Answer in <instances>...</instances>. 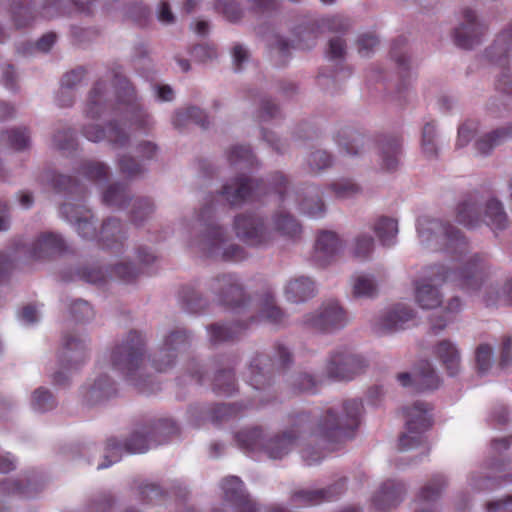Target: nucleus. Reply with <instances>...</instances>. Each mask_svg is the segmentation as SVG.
<instances>
[{
    "label": "nucleus",
    "instance_id": "17",
    "mask_svg": "<svg viewBox=\"0 0 512 512\" xmlns=\"http://www.w3.org/2000/svg\"><path fill=\"white\" fill-rule=\"evenodd\" d=\"M486 267L487 276L484 277V281L481 287L484 286L483 301L487 306H494L498 304H505L512 306V279L505 281L503 284L494 283L490 281V269L486 264L485 260L476 255Z\"/></svg>",
    "mask_w": 512,
    "mask_h": 512
},
{
    "label": "nucleus",
    "instance_id": "61",
    "mask_svg": "<svg viewBox=\"0 0 512 512\" xmlns=\"http://www.w3.org/2000/svg\"><path fill=\"white\" fill-rule=\"evenodd\" d=\"M154 211L153 203L146 198L137 199L133 204L132 219L135 223L142 222Z\"/></svg>",
    "mask_w": 512,
    "mask_h": 512
},
{
    "label": "nucleus",
    "instance_id": "59",
    "mask_svg": "<svg viewBox=\"0 0 512 512\" xmlns=\"http://www.w3.org/2000/svg\"><path fill=\"white\" fill-rule=\"evenodd\" d=\"M215 9L229 21H237L242 16V11L234 0H218Z\"/></svg>",
    "mask_w": 512,
    "mask_h": 512
},
{
    "label": "nucleus",
    "instance_id": "22",
    "mask_svg": "<svg viewBox=\"0 0 512 512\" xmlns=\"http://www.w3.org/2000/svg\"><path fill=\"white\" fill-rule=\"evenodd\" d=\"M512 48V23L503 29L485 50V58L501 68L507 67Z\"/></svg>",
    "mask_w": 512,
    "mask_h": 512
},
{
    "label": "nucleus",
    "instance_id": "49",
    "mask_svg": "<svg viewBox=\"0 0 512 512\" xmlns=\"http://www.w3.org/2000/svg\"><path fill=\"white\" fill-rule=\"evenodd\" d=\"M332 163V156L327 151L321 149L312 151L306 159L308 170L313 174H318L331 167Z\"/></svg>",
    "mask_w": 512,
    "mask_h": 512
},
{
    "label": "nucleus",
    "instance_id": "54",
    "mask_svg": "<svg viewBox=\"0 0 512 512\" xmlns=\"http://www.w3.org/2000/svg\"><path fill=\"white\" fill-rule=\"evenodd\" d=\"M274 226L277 231L286 236H296L300 233L301 227L298 222L289 214L279 213L275 215Z\"/></svg>",
    "mask_w": 512,
    "mask_h": 512
},
{
    "label": "nucleus",
    "instance_id": "29",
    "mask_svg": "<svg viewBox=\"0 0 512 512\" xmlns=\"http://www.w3.org/2000/svg\"><path fill=\"white\" fill-rule=\"evenodd\" d=\"M334 139L339 149L347 155H358L364 149V136L349 126L340 127Z\"/></svg>",
    "mask_w": 512,
    "mask_h": 512
},
{
    "label": "nucleus",
    "instance_id": "25",
    "mask_svg": "<svg viewBox=\"0 0 512 512\" xmlns=\"http://www.w3.org/2000/svg\"><path fill=\"white\" fill-rule=\"evenodd\" d=\"M342 243L336 233L323 231L319 234L315 249L314 260L320 265H326L340 251Z\"/></svg>",
    "mask_w": 512,
    "mask_h": 512
},
{
    "label": "nucleus",
    "instance_id": "44",
    "mask_svg": "<svg viewBox=\"0 0 512 512\" xmlns=\"http://www.w3.org/2000/svg\"><path fill=\"white\" fill-rule=\"evenodd\" d=\"M374 238L368 233L358 234L351 245L350 251L354 258L366 260L374 249Z\"/></svg>",
    "mask_w": 512,
    "mask_h": 512
},
{
    "label": "nucleus",
    "instance_id": "23",
    "mask_svg": "<svg viewBox=\"0 0 512 512\" xmlns=\"http://www.w3.org/2000/svg\"><path fill=\"white\" fill-rule=\"evenodd\" d=\"M62 361L70 366H77L87 358V345L85 338L76 333H67L62 340Z\"/></svg>",
    "mask_w": 512,
    "mask_h": 512
},
{
    "label": "nucleus",
    "instance_id": "26",
    "mask_svg": "<svg viewBox=\"0 0 512 512\" xmlns=\"http://www.w3.org/2000/svg\"><path fill=\"white\" fill-rule=\"evenodd\" d=\"M61 213L75 225L76 230L83 238L93 239L97 236L92 222L93 216L89 211H78L72 204L66 203L62 205Z\"/></svg>",
    "mask_w": 512,
    "mask_h": 512
},
{
    "label": "nucleus",
    "instance_id": "35",
    "mask_svg": "<svg viewBox=\"0 0 512 512\" xmlns=\"http://www.w3.org/2000/svg\"><path fill=\"white\" fill-rule=\"evenodd\" d=\"M322 34L319 22L310 21L296 28L294 45L299 49H311Z\"/></svg>",
    "mask_w": 512,
    "mask_h": 512
},
{
    "label": "nucleus",
    "instance_id": "41",
    "mask_svg": "<svg viewBox=\"0 0 512 512\" xmlns=\"http://www.w3.org/2000/svg\"><path fill=\"white\" fill-rule=\"evenodd\" d=\"M235 438L238 446L245 450L254 451L264 448L265 445L262 443V430L258 427L243 429L235 435Z\"/></svg>",
    "mask_w": 512,
    "mask_h": 512
},
{
    "label": "nucleus",
    "instance_id": "34",
    "mask_svg": "<svg viewBox=\"0 0 512 512\" xmlns=\"http://www.w3.org/2000/svg\"><path fill=\"white\" fill-rule=\"evenodd\" d=\"M270 359L265 355L256 356L249 366V381L255 389H261L269 382Z\"/></svg>",
    "mask_w": 512,
    "mask_h": 512
},
{
    "label": "nucleus",
    "instance_id": "57",
    "mask_svg": "<svg viewBox=\"0 0 512 512\" xmlns=\"http://www.w3.org/2000/svg\"><path fill=\"white\" fill-rule=\"evenodd\" d=\"M32 406L37 411L45 412L55 407V401L48 390L39 388L32 395Z\"/></svg>",
    "mask_w": 512,
    "mask_h": 512
},
{
    "label": "nucleus",
    "instance_id": "53",
    "mask_svg": "<svg viewBox=\"0 0 512 512\" xmlns=\"http://www.w3.org/2000/svg\"><path fill=\"white\" fill-rule=\"evenodd\" d=\"M435 138L436 126L432 122L426 123L422 130V151L429 159H435L438 156Z\"/></svg>",
    "mask_w": 512,
    "mask_h": 512
},
{
    "label": "nucleus",
    "instance_id": "10",
    "mask_svg": "<svg viewBox=\"0 0 512 512\" xmlns=\"http://www.w3.org/2000/svg\"><path fill=\"white\" fill-rule=\"evenodd\" d=\"M367 367L365 359L351 352H336L331 355L326 372L330 378L336 380H350L363 373Z\"/></svg>",
    "mask_w": 512,
    "mask_h": 512
},
{
    "label": "nucleus",
    "instance_id": "52",
    "mask_svg": "<svg viewBox=\"0 0 512 512\" xmlns=\"http://www.w3.org/2000/svg\"><path fill=\"white\" fill-rule=\"evenodd\" d=\"M476 370L479 375H486L493 364V347L480 344L475 351Z\"/></svg>",
    "mask_w": 512,
    "mask_h": 512
},
{
    "label": "nucleus",
    "instance_id": "2",
    "mask_svg": "<svg viewBox=\"0 0 512 512\" xmlns=\"http://www.w3.org/2000/svg\"><path fill=\"white\" fill-rule=\"evenodd\" d=\"M213 207L204 206L198 215V221L203 227V235L199 242L200 249L209 257L222 261H241L246 253L237 244L228 243L227 233L213 218Z\"/></svg>",
    "mask_w": 512,
    "mask_h": 512
},
{
    "label": "nucleus",
    "instance_id": "20",
    "mask_svg": "<svg viewBox=\"0 0 512 512\" xmlns=\"http://www.w3.org/2000/svg\"><path fill=\"white\" fill-rule=\"evenodd\" d=\"M66 249V243L60 235L45 232L40 234L32 244L31 254L35 259L44 260L60 255Z\"/></svg>",
    "mask_w": 512,
    "mask_h": 512
},
{
    "label": "nucleus",
    "instance_id": "38",
    "mask_svg": "<svg viewBox=\"0 0 512 512\" xmlns=\"http://www.w3.org/2000/svg\"><path fill=\"white\" fill-rule=\"evenodd\" d=\"M116 393L114 383L106 375L100 376L86 393V400L89 404H98Z\"/></svg>",
    "mask_w": 512,
    "mask_h": 512
},
{
    "label": "nucleus",
    "instance_id": "19",
    "mask_svg": "<svg viewBox=\"0 0 512 512\" xmlns=\"http://www.w3.org/2000/svg\"><path fill=\"white\" fill-rule=\"evenodd\" d=\"M414 317L415 312L412 308L404 304H397L377 321L375 330L378 333L395 332L403 329L405 324L413 320Z\"/></svg>",
    "mask_w": 512,
    "mask_h": 512
},
{
    "label": "nucleus",
    "instance_id": "8",
    "mask_svg": "<svg viewBox=\"0 0 512 512\" xmlns=\"http://www.w3.org/2000/svg\"><path fill=\"white\" fill-rule=\"evenodd\" d=\"M429 410V406L423 402H416L405 408L406 430L399 437L400 451H408L422 443L423 433L432 424L431 417L428 415Z\"/></svg>",
    "mask_w": 512,
    "mask_h": 512
},
{
    "label": "nucleus",
    "instance_id": "63",
    "mask_svg": "<svg viewBox=\"0 0 512 512\" xmlns=\"http://www.w3.org/2000/svg\"><path fill=\"white\" fill-rule=\"evenodd\" d=\"M495 89L512 98V74L508 67L501 68L495 80Z\"/></svg>",
    "mask_w": 512,
    "mask_h": 512
},
{
    "label": "nucleus",
    "instance_id": "11",
    "mask_svg": "<svg viewBox=\"0 0 512 512\" xmlns=\"http://www.w3.org/2000/svg\"><path fill=\"white\" fill-rule=\"evenodd\" d=\"M233 227L237 237L250 245H263L271 240V232L256 214H238Z\"/></svg>",
    "mask_w": 512,
    "mask_h": 512
},
{
    "label": "nucleus",
    "instance_id": "30",
    "mask_svg": "<svg viewBox=\"0 0 512 512\" xmlns=\"http://www.w3.org/2000/svg\"><path fill=\"white\" fill-rule=\"evenodd\" d=\"M457 221L468 228H474L482 223V207L475 197L461 201L456 208Z\"/></svg>",
    "mask_w": 512,
    "mask_h": 512
},
{
    "label": "nucleus",
    "instance_id": "6",
    "mask_svg": "<svg viewBox=\"0 0 512 512\" xmlns=\"http://www.w3.org/2000/svg\"><path fill=\"white\" fill-rule=\"evenodd\" d=\"M349 322L346 310L335 300L323 302L315 311L307 313L302 325L310 330L331 333L344 328Z\"/></svg>",
    "mask_w": 512,
    "mask_h": 512
},
{
    "label": "nucleus",
    "instance_id": "28",
    "mask_svg": "<svg viewBox=\"0 0 512 512\" xmlns=\"http://www.w3.org/2000/svg\"><path fill=\"white\" fill-rule=\"evenodd\" d=\"M405 493V487L400 482L386 481L373 498V503L378 510H386L396 506Z\"/></svg>",
    "mask_w": 512,
    "mask_h": 512
},
{
    "label": "nucleus",
    "instance_id": "18",
    "mask_svg": "<svg viewBox=\"0 0 512 512\" xmlns=\"http://www.w3.org/2000/svg\"><path fill=\"white\" fill-rule=\"evenodd\" d=\"M378 155L381 168L394 171L400 163L402 155V140L395 135H383L378 139Z\"/></svg>",
    "mask_w": 512,
    "mask_h": 512
},
{
    "label": "nucleus",
    "instance_id": "39",
    "mask_svg": "<svg viewBox=\"0 0 512 512\" xmlns=\"http://www.w3.org/2000/svg\"><path fill=\"white\" fill-rule=\"evenodd\" d=\"M373 231L383 245H392L398 234V222L387 216L379 217L373 224Z\"/></svg>",
    "mask_w": 512,
    "mask_h": 512
},
{
    "label": "nucleus",
    "instance_id": "27",
    "mask_svg": "<svg viewBox=\"0 0 512 512\" xmlns=\"http://www.w3.org/2000/svg\"><path fill=\"white\" fill-rule=\"evenodd\" d=\"M510 138H512V123L484 133L477 138L474 147L480 155L487 156L491 154L494 148L502 145Z\"/></svg>",
    "mask_w": 512,
    "mask_h": 512
},
{
    "label": "nucleus",
    "instance_id": "13",
    "mask_svg": "<svg viewBox=\"0 0 512 512\" xmlns=\"http://www.w3.org/2000/svg\"><path fill=\"white\" fill-rule=\"evenodd\" d=\"M188 336L184 331L171 332L163 342V345L153 357V366L160 372L170 369L177 357V353L186 350Z\"/></svg>",
    "mask_w": 512,
    "mask_h": 512
},
{
    "label": "nucleus",
    "instance_id": "14",
    "mask_svg": "<svg viewBox=\"0 0 512 512\" xmlns=\"http://www.w3.org/2000/svg\"><path fill=\"white\" fill-rule=\"evenodd\" d=\"M209 289L218 296L221 303L240 306L246 302L242 285L233 275H220L209 281Z\"/></svg>",
    "mask_w": 512,
    "mask_h": 512
},
{
    "label": "nucleus",
    "instance_id": "56",
    "mask_svg": "<svg viewBox=\"0 0 512 512\" xmlns=\"http://www.w3.org/2000/svg\"><path fill=\"white\" fill-rule=\"evenodd\" d=\"M330 189L339 199H347L360 193L361 188L351 180L342 179L330 184Z\"/></svg>",
    "mask_w": 512,
    "mask_h": 512
},
{
    "label": "nucleus",
    "instance_id": "62",
    "mask_svg": "<svg viewBox=\"0 0 512 512\" xmlns=\"http://www.w3.org/2000/svg\"><path fill=\"white\" fill-rule=\"evenodd\" d=\"M477 130L478 125L476 122L467 121L463 123L458 129L456 147H465L475 137Z\"/></svg>",
    "mask_w": 512,
    "mask_h": 512
},
{
    "label": "nucleus",
    "instance_id": "51",
    "mask_svg": "<svg viewBox=\"0 0 512 512\" xmlns=\"http://www.w3.org/2000/svg\"><path fill=\"white\" fill-rule=\"evenodd\" d=\"M129 198L126 188L119 184L110 185L103 194V202L117 208L124 207Z\"/></svg>",
    "mask_w": 512,
    "mask_h": 512
},
{
    "label": "nucleus",
    "instance_id": "45",
    "mask_svg": "<svg viewBox=\"0 0 512 512\" xmlns=\"http://www.w3.org/2000/svg\"><path fill=\"white\" fill-rule=\"evenodd\" d=\"M446 486V479L441 475H436L420 489L418 499L424 502L435 501L441 496Z\"/></svg>",
    "mask_w": 512,
    "mask_h": 512
},
{
    "label": "nucleus",
    "instance_id": "36",
    "mask_svg": "<svg viewBox=\"0 0 512 512\" xmlns=\"http://www.w3.org/2000/svg\"><path fill=\"white\" fill-rule=\"evenodd\" d=\"M482 223L493 229H503L507 225V215L502 204L495 199H490L482 208Z\"/></svg>",
    "mask_w": 512,
    "mask_h": 512
},
{
    "label": "nucleus",
    "instance_id": "64",
    "mask_svg": "<svg viewBox=\"0 0 512 512\" xmlns=\"http://www.w3.org/2000/svg\"><path fill=\"white\" fill-rule=\"evenodd\" d=\"M83 174L92 180L106 179L108 167L100 162H87L83 165Z\"/></svg>",
    "mask_w": 512,
    "mask_h": 512
},
{
    "label": "nucleus",
    "instance_id": "4",
    "mask_svg": "<svg viewBox=\"0 0 512 512\" xmlns=\"http://www.w3.org/2000/svg\"><path fill=\"white\" fill-rule=\"evenodd\" d=\"M417 231L420 241L427 247L466 252V241L460 231L440 219L422 216L418 219Z\"/></svg>",
    "mask_w": 512,
    "mask_h": 512
},
{
    "label": "nucleus",
    "instance_id": "47",
    "mask_svg": "<svg viewBox=\"0 0 512 512\" xmlns=\"http://www.w3.org/2000/svg\"><path fill=\"white\" fill-rule=\"evenodd\" d=\"M263 319L273 325H283L286 323V314L275 304L272 296H267L260 310Z\"/></svg>",
    "mask_w": 512,
    "mask_h": 512
},
{
    "label": "nucleus",
    "instance_id": "12",
    "mask_svg": "<svg viewBox=\"0 0 512 512\" xmlns=\"http://www.w3.org/2000/svg\"><path fill=\"white\" fill-rule=\"evenodd\" d=\"M462 16V22L454 32V41L461 48L472 49L482 42L487 28L478 20L476 12L470 8H465Z\"/></svg>",
    "mask_w": 512,
    "mask_h": 512
},
{
    "label": "nucleus",
    "instance_id": "32",
    "mask_svg": "<svg viewBox=\"0 0 512 512\" xmlns=\"http://www.w3.org/2000/svg\"><path fill=\"white\" fill-rule=\"evenodd\" d=\"M316 288L314 282L308 277H298L290 280L285 287V296L287 300L299 303L315 295Z\"/></svg>",
    "mask_w": 512,
    "mask_h": 512
},
{
    "label": "nucleus",
    "instance_id": "9",
    "mask_svg": "<svg viewBox=\"0 0 512 512\" xmlns=\"http://www.w3.org/2000/svg\"><path fill=\"white\" fill-rule=\"evenodd\" d=\"M176 423L170 419H159L152 427L143 431H135L125 442L124 448L129 453H142L149 448L147 434H151L157 444L166 441L170 436L178 433Z\"/></svg>",
    "mask_w": 512,
    "mask_h": 512
},
{
    "label": "nucleus",
    "instance_id": "55",
    "mask_svg": "<svg viewBox=\"0 0 512 512\" xmlns=\"http://www.w3.org/2000/svg\"><path fill=\"white\" fill-rule=\"evenodd\" d=\"M377 292V286L372 277L359 275L353 282V294L356 297H372Z\"/></svg>",
    "mask_w": 512,
    "mask_h": 512
},
{
    "label": "nucleus",
    "instance_id": "46",
    "mask_svg": "<svg viewBox=\"0 0 512 512\" xmlns=\"http://www.w3.org/2000/svg\"><path fill=\"white\" fill-rule=\"evenodd\" d=\"M222 489L225 499L233 504L246 499L242 481L236 476H230L223 480Z\"/></svg>",
    "mask_w": 512,
    "mask_h": 512
},
{
    "label": "nucleus",
    "instance_id": "16",
    "mask_svg": "<svg viewBox=\"0 0 512 512\" xmlns=\"http://www.w3.org/2000/svg\"><path fill=\"white\" fill-rule=\"evenodd\" d=\"M345 490V480L341 479L327 488L301 489L294 491L291 501L295 505H318L330 501Z\"/></svg>",
    "mask_w": 512,
    "mask_h": 512
},
{
    "label": "nucleus",
    "instance_id": "7",
    "mask_svg": "<svg viewBox=\"0 0 512 512\" xmlns=\"http://www.w3.org/2000/svg\"><path fill=\"white\" fill-rule=\"evenodd\" d=\"M291 426L271 437L264 445L266 454L271 459H281L292 451L299 440L309 430L308 415L299 413L290 417Z\"/></svg>",
    "mask_w": 512,
    "mask_h": 512
},
{
    "label": "nucleus",
    "instance_id": "48",
    "mask_svg": "<svg viewBox=\"0 0 512 512\" xmlns=\"http://www.w3.org/2000/svg\"><path fill=\"white\" fill-rule=\"evenodd\" d=\"M243 330L240 325L227 326L220 324H213L208 328L210 341L212 343H222L225 341L233 340Z\"/></svg>",
    "mask_w": 512,
    "mask_h": 512
},
{
    "label": "nucleus",
    "instance_id": "5",
    "mask_svg": "<svg viewBox=\"0 0 512 512\" xmlns=\"http://www.w3.org/2000/svg\"><path fill=\"white\" fill-rule=\"evenodd\" d=\"M144 357V340L136 331H130L127 337L117 344L111 352L112 366L127 377L134 379Z\"/></svg>",
    "mask_w": 512,
    "mask_h": 512
},
{
    "label": "nucleus",
    "instance_id": "24",
    "mask_svg": "<svg viewBox=\"0 0 512 512\" xmlns=\"http://www.w3.org/2000/svg\"><path fill=\"white\" fill-rule=\"evenodd\" d=\"M433 353L449 376L455 377L459 374L461 355L453 342L448 339L439 341L434 346Z\"/></svg>",
    "mask_w": 512,
    "mask_h": 512
},
{
    "label": "nucleus",
    "instance_id": "37",
    "mask_svg": "<svg viewBox=\"0 0 512 512\" xmlns=\"http://www.w3.org/2000/svg\"><path fill=\"white\" fill-rule=\"evenodd\" d=\"M299 205L302 212L311 217H318L324 213V202L319 189L315 186H309L302 192Z\"/></svg>",
    "mask_w": 512,
    "mask_h": 512
},
{
    "label": "nucleus",
    "instance_id": "40",
    "mask_svg": "<svg viewBox=\"0 0 512 512\" xmlns=\"http://www.w3.org/2000/svg\"><path fill=\"white\" fill-rule=\"evenodd\" d=\"M0 143L15 151H22L30 146V134L26 128H13L0 135Z\"/></svg>",
    "mask_w": 512,
    "mask_h": 512
},
{
    "label": "nucleus",
    "instance_id": "31",
    "mask_svg": "<svg viewBox=\"0 0 512 512\" xmlns=\"http://www.w3.org/2000/svg\"><path fill=\"white\" fill-rule=\"evenodd\" d=\"M124 233L121 222L116 218H108L103 222L98 235V240L103 248L120 251Z\"/></svg>",
    "mask_w": 512,
    "mask_h": 512
},
{
    "label": "nucleus",
    "instance_id": "3",
    "mask_svg": "<svg viewBox=\"0 0 512 512\" xmlns=\"http://www.w3.org/2000/svg\"><path fill=\"white\" fill-rule=\"evenodd\" d=\"M362 410L363 405L360 400H346L342 406L341 416L332 409H328L311 433L331 444L341 443L352 437V432L359 425Z\"/></svg>",
    "mask_w": 512,
    "mask_h": 512
},
{
    "label": "nucleus",
    "instance_id": "15",
    "mask_svg": "<svg viewBox=\"0 0 512 512\" xmlns=\"http://www.w3.org/2000/svg\"><path fill=\"white\" fill-rule=\"evenodd\" d=\"M259 182L246 176H239L227 182L221 191L226 201L237 206L258 195Z\"/></svg>",
    "mask_w": 512,
    "mask_h": 512
},
{
    "label": "nucleus",
    "instance_id": "43",
    "mask_svg": "<svg viewBox=\"0 0 512 512\" xmlns=\"http://www.w3.org/2000/svg\"><path fill=\"white\" fill-rule=\"evenodd\" d=\"M106 85L102 81L95 83L94 87L89 93L86 113L89 117L95 119L101 116L103 109V95Z\"/></svg>",
    "mask_w": 512,
    "mask_h": 512
},
{
    "label": "nucleus",
    "instance_id": "21",
    "mask_svg": "<svg viewBox=\"0 0 512 512\" xmlns=\"http://www.w3.org/2000/svg\"><path fill=\"white\" fill-rule=\"evenodd\" d=\"M83 134L92 142L107 139L115 148H122L129 141V136L117 123L114 122H110L108 124L106 131L96 124L87 125L83 128Z\"/></svg>",
    "mask_w": 512,
    "mask_h": 512
},
{
    "label": "nucleus",
    "instance_id": "50",
    "mask_svg": "<svg viewBox=\"0 0 512 512\" xmlns=\"http://www.w3.org/2000/svg\"><path fill=\"white\" fill-rule=\"evenodd\" d=\"M236 389L234 374L231 370L218 371L213 379V390L219 395H231Z\"/></svg>",
    "mask_w": 512,
    "mask_h": 512
},
{
    "label": "nucleus",
    "instance_id": "58",
    "mask_svg": "<svg viewBox=\"0 0 512 512\" xmlns=\"http://www.w3.org/2000/svg\"><path fill=\"white\" fill-rule=\"evenodd\" d=\"M322 33L325 32H344L349 29L350 22L342 16H332L318 20Z\"/></svg>",
    "mask_w": 512,
    "mask_h": 512
},
{
    "label": "nucleus",
    "instance_id": "33",
    "mask_svg": "<svg viewBox=\"0 0 512 512\" xmlns=\"http://www.w3.org/2000/svg\"><path fill=\"white\" fill-rule=\"evenodd\" d=\"M415 389L418 391L437 389L441 379L429 361H422L413 375Z\"/></svg>",
    "mask_w": 512,
    "mask_h": 512
},
{
    "label": "nucleus",
    "instance_id": "1",
    "mask_svg": "<svg viewBox=\"0 0 512 512\" xmlns=\"http://www.w3.org/2000/svg\"><path fill=\"white\" fill-rule=\"evenodd\" d=\"M485 276L486 267L477 256H471L458 271H452L444 265L433 266L427 282L416 283V302L423 309H433L442 303V295L431 282H453L460 289L472 293L480 290Z\"/></svg>",
    "mask_w": 512,
    "mask_h": 512
},
{
    "label": "nucleus",
    "instance_id": "60",
    "mask_svg": "<svg viewBox=\"0 0 512 512\" xmlns=\"http://www.w3.org/2000/svg\"><path fill=\"white\" fill-rule=\"evenodd\" d=\"M280 115V109L269 97H262L259 102L257 118L260 121H268Z\"/></svg>",
    "mask_w": 512,
    "mask_h": 512
},
{
    "label": "nucleus",
    "instance_id": "42",
    "mask_svg": "<svg viewBox=\"0 0 512 512\" xmlns=\"http://www.w3.org/2000/svg\"><path fill=\"white\" fill-rule=\"evenodd\" d=\"M502 482H512V473L504 474L498 477H492L490 474L474 475L471 478L470 485L472 489L483 492L491 491L499 487Z\"/></svg>",
    "mask_w": 512,
    "mask_h": 512
}]
</instances>
